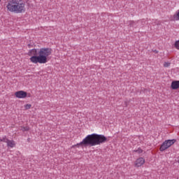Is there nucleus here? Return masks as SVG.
Listing matches in <instances>:
<instances>
[{"instance_id": "f257e3e1", "label": "nucleus", "mask_w": 179, "mask_h": 179, "mask_svg": "<svg viewBox=\"0 0 179 179\" xmlns=\"http://www.w3.org/2000/svg\"><path fill=\"white\" fill-rule=\"evenodd\" d=\"M52 54V49L50 48H42L37 51V49H31L28 52L30 62L32 64H47L50 57Z\"/></svg>"}, {"instance_id": "f03ea898", "label": "nucleus", "mask_w": 179, "mask_h": 179, "mask_svg": "<svg viewBox=\"0 0 179 179\" xmlns=\"http://www.w3.org/2000/svg\"><path fill=\"white\" fill-rule=\"evenodd\" d=\"M108 142V138L103 134H92L87 135L80 143L73 146H97Z\"/></svg>"}, {"instance_id": "7ed1b4c3", "label": "nucleus", "mask_w": 179, "mask_h": 179, "mask_svg": "<svg viewBox=\"0 0 179 179\" xmlns=\"http://www.w3.org/2000/svg\"><path fill=\"white\" fill-rule=\"evenodd\" d=\"M7 12L10 13H24L26 3L23 0H9L6 4Z\"/></svg>"}, {"instance_id": "20e7f679", "label": "nucleus", "mask_w": 179, "mask_h": 179, "mask_svg": "<svg viewBox=\"0 0 179 179\" xmlns=\"http://www.w3.org/2000/svg\"><path fill=\"white\" fill-rule=\"evenodd\" d=\"M175 142H176V139L166 140L159 148L160 152H164V150H166V149H169V148L173 146Z\"/></svg>"}, {"instance_id": "39448f33", "label": "nucleus", "mask_w": 179, "mask_h": 179, "mask_svg": "<svg viewBox=\"0 0 179 179\" xmlns=\"http://www.w3.org/2000/svg\"><path fill=\"white\" fill-rule=\"evenodd\" d=\"M14 95L17 99H26V97H27V92L23 90L17 91L15 92Z\"/></svg>"}, {"instance_id": "423d86ee", "label": "nucleus", "mask_w": 179, "mask_h": 179, "mask_svg": "<svg viewBox=\"0 0 179 179\" xmlns=\"http://www.w3.org/2000/svg\"><path fill=\"white\" fill-rule=\"evenodd\" d=\"M145 158L143 157H139L134 162V166L135 167H141V166H143L145 164Z\"/></svg>"}, {"instance_id": "0eeeda50", "label": "nucleus", "mask_w": 179, "mask_h": 179, "mask_svg": "<svg viewBox=\"0 0 179 179\" xmlns=\"http://www.w3.org/2000/svg\"><path fill=\"white\" fill-rule=\"evenodd\" d=\"M171 87L173 90H177L179 89V80H174L171 84Z\"/></svg>"}, {"instance_id": "6e6552de", "label": "nucleus", "mask_w": 179, "mask_h": 179, "mask_svg": "<svg viewBox=\"0 0 179 179\" xmlns=\"http://www.w3.org/2000/svg\"><path fill=\"white\" fill-rule=\"evenodd\" d=\"M8 148H15L16 146V143L13 140H8L7 141Z\"/></svg>"}, {"instance_id": "1a4fd4ad", "label": "nucleus", "mask_w": 179, "mask_h": 179, "mask_svg": "<svg viewBox=\"0 0 179 179\" xmlns=\"http://www.w3.org/2000/svg\"><path fill=\"white\" fill-rule=\"evenodd\" d=\"M173 20L175 22L179 21V9L173 15Z\"/></svg>"}, {"instance_id": "9d476101", "label": "nucleus", "mask_w": 179, "mask_h": 179, "mask_svg": "<svg viewBox=\"0 0 179 179\" xmlns=\"http://www.w3.org/2000/svg\"><path fill=\"white\" fill-rule=\"evenodd\" d=\"M8 141H9V139H8L6 136H3L2 138H0V142H4L5 143H8Z\"/></svg>"}, {"instance_id": "9b49d317", "label": "nucleus", "mask_w": 179, "mask_h": 179, "mask_svg": "<svg viewBox=\"0 0 179 179\" xmlns=\"http://www.w3.org/2000/svg\"><path fill=\"white\" fill-rule=\"evenodd\" d=\"M25 110H30L31 108V104L27 103L24 106Z\"/></svg>"}, {"instance_id": "f8f14e48", "label": "nucleus", "mask_w": 179, "mask_h": 179, "mask_svg": "<svg viewBox=\"0 0 179 179\" xmlns=\"http://www.w3.org/2000/svg\"><path fill=\"white\" fill-rule=\"evenodd\" d=\"M170 65H171V63H170L169 62H165L164 63V68H169V66H170Z\"/></svg>"}, {"instance_id": "ddd939ff", "label": "nucleus", "mask_w": 179, "mask_h": 179, "mask_svg": "<svg viewBox=\"0 0 179 179\" xmlns=\"http://www.w3.org/2000/svg\"><path fill=\"white\" fill-rule=\"evenodd\" d=\"M30 129V128L29 127V126H26L24 127H22V131H29Z\"/></svg>"}, {"instance_id": "4468645a", "label": "nucleus", "mask_w": 179, "mask_h": 179, "mask_svg": "<svg viewBox=\"0 0 179 179\" xmlns=\"http://www.w3.org/2000/svg\"><path fill=\"white\" fill-rule=\"evenodd\" d=\"M134 152L141 154L143 152V150H142L141 148H138V150H134Z\"/></svg>"}, {"instance_id": "2eb2a0df", "label": "nucleus", "mask_w": 179, "mask_h": 179, "mask_svg": "<svg viewBox=\"0 0 179 179\" xmlns=\"http://www.w3.org/2000/svg\"><path fill=\"white\" fill-rule=\"evenodd\" d=\"M1 1H2V0H0V2H1Z\"/></svg>"}]
</instances>
